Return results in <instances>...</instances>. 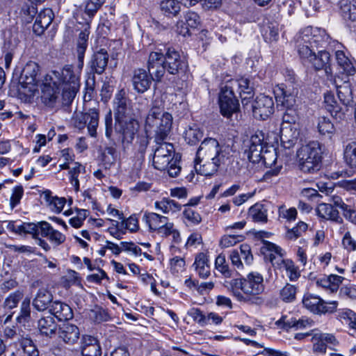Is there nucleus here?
Wrapping results in <instances>:
<instances>
[{
  "label": "nucleus",
  "mask_w": 356,
  "mask_h": 356,
  "mask_svg": "<svg viewBox=\"0 0 356 356\" xmlns=\"http://www.w3.org/2000/svg\"><path fill=\"white\" fill-rule=\"evenodd\" d=\"M229 146L220 145L213 138H205L196 152L195 168L204 176H210L220 167L233 173H238L241 166L238 158Z\"/></svg>",
  "instance_id": "f257e3e1"
},
{
  "label": "nucleus",
  "mask_w": 356,
  "mask_h": 356,
  "mask_svg": "<svg viewBox=\"0 0 356 356\" xmlns=\"http://www.w3.org/2000/svg\"><path fill=\"white\" fill-rule=\"evenodd\" d=\"M265 144L264 134L257 131L244 142V156L253 163H257L262 160L266 166L271 167L276 163L277 154L274 149L273 151L268 150Z\"/></svg>",
  "instance_id": "f03ea898"
},
{
  "label": "nucleus",
  "mask_w": 356,
  "mask_h": 356,
  "mask_svg": "<svg viewBox=\"0 0 356 356\" xmlns=\"http://www.w3.org/2000/svg\"><path fill=\"white\" fill-rule=\"evenodd\" d=\"M47 76L54 86H58L63 91L65 104H71L79 88V77L74 73L71 65H65L60 71H53Z\"/></svg>",
  "instance_id": "7ed1b4c3"
},
{
  "label": "nucleus",
  "mask_w": 356,
  "mask_h": 356,
  "mask_svg": "<svg viewBox=\"0 0 356 356\" xmlns=\"http://www.w3.org/2000/svg\"><path fill=\"white\" fill-rule=\"evenodd\" d=\"M172 125V116L163 112L159 107L154 106L148 112L145 119L146 133H155V142L164 141L170 134Z\"/></svg>",
  "instance_id": "20e7f679"
},
{
  "label": "nucleus",
  "mask_w": 356,
  "mask_h": 356,
  "mask_svg": "<svg viewBox=\"0 0 356 356\" xmlns=\"http://www.w3.org/2000/svg\"><path fill=\"white\" fill-rule=\"evenodd\" d=\"M299 165L301 171L306 173H314L321 168L322 161V149L318 141H310L297 152Z\"/></svg>",
  "instance_id": "39448f33"
},
{
  "label": "nucleus",
  "mask_w": 356,
  "mask_h": 356,
  "mask_svg": "<svg viewBox=\"0 0 356 356\" xmlns=\"http://www.w3.org/2000/svg\"><path fill=\"white\" fill-rule=\"evenodd\" d=\"M298 119L297 112L293 108H286L282 120L286 125L281 128V140L286 148L293 146L299 136L300 131L296 126Z\"/></svg>",
  "instance_id": "423d86ee"
},
{
  "label": "nucleus",
  "mask_w": 356,
  "mask_h": 356,
  "mask_svg": "<svg viewBox=\"0 0 356 356\" xmlns=\"http://www.w3.org/2000/svg\"><path fill=\"white\" fill-rule=\"evenodd\" d=\"M139 124L134 115L115 120V131L119 134L122 149H128L138 133Z\"/></svg>",
  "instance_id": "0eeeda50"
},
{
  "label": "nucleus",
  "mask_w": 356,
  "mask_h": 356,
  "mask_svg": "<svg viewBox=\"0 0 356 356\" xmlns=\"http://www.w3.org/2000/svg\"><path fill=\"white\" fill-rule=\"evenodd\" d=\"M230 286L251 296L259 295L264 290L263 276L257 272L250 273L246 278L231 280Z\"/></svg>",
  "instance_id": "6e6552de"
},
{
  "label": "nucleus",
  "mask_w": 356,
  "mask_h": 356,
  "mask_svg": "<svg viewBox=\"0 0 356 356\" xmlns=\"http://www.w3.org/2000/svg\"><path fill=\"white\" fill-rule=\"evenodd\" d=\"M172 144L163 141L156 142L154 149L153 165L159 170H165L175 159Z\"/></svg>",
  "instance_id": "1a4fd4ad"
},
{
  "label": "nucleus",
  "mask_w": 356,
  "mask_h": 356,
  "mask_svg": "<svg viewBox=\"0 0 356 356\" xmlns=\"http://www.w3.org/2000/svg\"><path fill=\"white\" fill-rule=\"evenodd\" d=\"M304 307L315 314H332L337 312V301L325 302L318 296L306 293L302 298Z\"/></svg>",
  "instance_id": "9d476101"
},
{
  "label": "nucleus",
  "mask_w": 356,
  "mask_h": 356,
  "mask_svg": "<svg viewBox=\"0 0 356 356\" xmlns=\"http://www.w3.org/2000/svg\"><path fill=\"white\" fill-rule=\"evenodd\" d=\"M41 99L42 102L50 108L69 106L70 104L64 103L63 91L58 86H54L52 81H50L47 76L46 82L42 89Z\"/></svg>",
  "instance_id": "9b49d317"
},
{
  "label": "nucleus",
  "mask_w": 356,
  "mask_h": 356,
  "mask_svg": "<svg viewBox=\"0 0 356 356\" xmlns=\"http://www.w3.org/2000/svg\"><path fill=\"white\" fill-rule=\"evenodd\" d=\"M335 58L340 72L347 76H353L356 72L353 58L346 47L337 41H333Z\"/></svg>",
  "instance_id": "f8f14e48"
},
{
  "label": "nucleus",
  "mask_w": 356,
  "mask_h": 356,
  "mask_svg": "<svg viewBox=\"0 0 356 356\" xmlns=\"http://www.w3.org/2000/svg\"><path fill=\"white\" fill-rule=\"evenodd\" d=\"M219 105L221 114L226 118H230L238 109V101L234 95V90L229 87L227 83L221 89L219 95Z\"/></svg>",
  "instance_id": "ddd939ff"
},
{
  "label": "nucleus",
  "mask_w": 356,
  "mask_h": 356,
  "mask_svg": "<svg viewBox=\"0 0 356 356\" xmlns=\"http://www.w3.org/2000/svg\"><path fill=\"white\" fill-rule=\"evenodd\" d=\"M303 40L309 41L312 47L318 48L329 45L334 47L333 41L325 29L318 27L307 26L300 31Z\"/></svg>",
  "instance_id": "4468645a"
},
{
  "label": "nucleus",
  "mask_w": 356,
  "mask_h": 356,
  "mask_svg": "<svg viewBox=\"0 0 356 356\" xmlns=\"http://www.w3.org/2000/svg\"><path fill=\"white\" fill-rule=\"evenodd\" d=\"M74 126L83 129L86 126L90 136L95 137L99 125V112L96 108H90L88 112L79 113L74 118Z\"/></svg>",
  "instance_id": "2eb2a0df"
},
{
  "label": "nucleus",
  "mask_w": 356,
  "mask_h": 356,
  "mask_svg": "<svg viewBox=\"0 0 356 356\" xmlns=\"http://www.w3.org/2000/svg\"><path fill=\"white\" fill-rule=\"evenodd\" d=\"M163 59L167 72L170 74H178L187 66L185 58L174 47L167 48L165 53L163 54Z\"/></svg>",
  "instance_id": "dca6fc26"
},
{
  "label": "nucleus",
  "mask_w": 356,
  "mask_h": 356,
  "mask_svg": "<svg viewBox=\"0 0 356 356\" xmlns=\"http://www.w3.org/2000/svg\"><path fill=\"white\" fill-rule=\"evenodd\" d=\"M274 101L272 97L259 95L252 104L253 116L257 120H266L274 112Z\"/></svg>",
  "instance_id": "f3484780"
},
{
  "label": "nucleus",
  "mask_w": 356,
  "mask_h": 356,
  "mask_svg": "<svg viewBox=\"0 0 356 356\" xmlns=\"http://www.w3.org/2000/svg\"><path fill=\"white\" fill-rule=\"evenodd\" d=\"M227 83L234 91L237 90L244 106L248 104L250 100L254 95V85L249 78L241 77L238 79L231 80Z\"/></svg>",
  "instance_id": "a211bd4d"
},
{
  "label": "nucleus",
  "mask_w": 356,
  "mask_h": 356,
  "mask_svg": "<svg viewBox=\"0 0 356 356\" xmlns=\"http://www.w3.org/2000/svg\"><path fill=\"white\" fill-rule=\"evenodd\" d=\"M163 59V53L152 51L147 60V72L153 76L154 81L160 82L167 69Z\"/></svg>",
  "instance_id": "6ab92c4d"
},
{
  "label": "nucleus",
  "mask_w": 356,
  "mask_h": 356,
  "mask_svg": "<svg viewBox=\"0 0 356 356\" xmlns=\"http://www.w3.org/2000/svg\"><path fill=\"white\" fill-rule=\"evenodd\" d=\"M108 54L105 49H100L94 52L88 63V66L92 74V83H95V74H102L107 66Z\"/></svg>",
  "instance_id": "aec40b11"
},
{
  "label": "nucleus",
  "mask_w": 356,
  "mask_h": 356,
  "mask_svg": "<svg viewBox=\"0 0 356 356\" xmlns=\"http://www.w3.org/2000/svg\"><path fill=\"white\" fill-rule=\"evenodd\" d=\"M153 81V76L145 69L138 68L133 71L131 83L134 89L138 93L147 91Z\"/></svg>",
  "instance_id": "412c9836"
},
{
  "label": "nucleus",
  "mask_w": 356,
  "mask_h": 356,
  "mask_svg": "<svg viewBox=\"0 0 356 356\" xmlns=\"http://www.w3.org/2000/svg\"><path fill=\"white\" fill-rule=\"evenodd\" d=\"M90 25L87 21L83 24L82 29L79 32L76 39V51L79 62V67L82 68L83 66V60L88 45V39L90 34Z\"/></svg>",
  "instance_id": "4be33fe9"
},
{
  "label": "nucleus",
  "mask_w": 356,
  "mask_h": 356,
  "mask_svg": "<svg viewBox=\"0 0 356 356\" xmlns=\"http://www.w3.org/2000/svg\"><path fill=\"white\" fill-rule=\"evenodd\" d=\"M262 249L268 252L266 254V258L269 260L273 266L276 269L281 270L282 265L286 261L284 258L285 252L280 246L269 241H264Z\"/></svg>",
  "instance_id": "5701e85b"
},
{
  "label": "nucleus",
  "mask_w": 356,
  "mask_h": 356,
  "mask_svg": "<svg viewBox=\"0 0 356 356\" xmlns=\"http://www.w3.org/2000/svg\"><path fill=\"white\" fill-rule=\"evenodd\" d=\"M115 120L134 115L129 99L125 97L124 90L116 94L114 99Z\"/></svg>",
  "instance_id": "b1692460"
},
{
  "label": "nucleus",
  "mask_w": 356,
  "mask_h": 356,
  "mask_svg": "<svg viewBox=\"0 0 356 356\" xmlns=\"http://www.w3.org/2000/svg\"><path fill=\"white\" fill-rule=\"evenodd\" d=\"M82 356H101L102 348L98 340L90 335H84L81 339Z\"/></svg>",
  "instance_id": "393cba45"
},
{
  "label": "nucleus",
  "mask_w": 356,
  "mask_h": 356,
  "mask_svg": "<svg viewBox=\"0 0 356 356\" xmlns=\"http://www.w3.org/2000/svg\"><path fill=\"white\" fill-rule=\"evenodd\" d=\"M330 55L326 51H319L318 54H314L309 63L316 70H324L327 79L332 77V69L330 65Z\"/></svg>",
  "instance_id": "a878e982"
},
{
  "label": "nucleus",
  "mask_w": 356,
  "mask_h": 356,
  "mask_svg": "<svg viewBox=\"0 0 356 356\" xmlns=\"http://www.w3.org/2000/svg\"><path fill=\"white\" fill-rule=\"evenodd\" d=\"M38 65L33 61L26 64L21 74V80L26 86H35L38 81Z\"/></svg>",
  "instance_id": "bb28decb"
},
{
  "label": "nucleus",
  "mask_w": 356,
  "mask_h": 356,
  "mask_svg": "<svg viewBox=\"0 0 356 356\" xmlns=\"http://www.w3.org/2000/svg\"><path fill=\"white\" fill-rule=\"evenodd\" d=\"M58 334L65 343L72 345L79 339L80 332L76 325L65 323L59 328Z\"/></svg>",
  "instance_id": "cd10ccee"
},
{
  "label": "nucleus",
  "mask_w": 356,
  "mask_h": 356,
  "mask_svg": "<svg viewBox=\"0 0 356 356\" xmlns=\"http://www.w3.org/2000/svg\"><path fill=\"white\" fill-rule=\"evenodd\" d=\"M40 236L47 238L56 246L61 245L66 239V237L63 234L56 229H54L53 227L46 221L41 224Z\"/></svg>",
  "instance_id": "c85d7f7f"
},
{
  "label": "nucleus",
  "mask_w": 356,
  "mask_h": 356,
  "mask_svg": "<svg viewBox=\"0 0 356 356\" xmlns=\"http://www.w3.org/2000/svg\"><path fill=\"white\" fill-rule=\"evenodd\" d=\"M49 312L60 321H68L73 318L72 308L66 303L58 300L50 305Z\"/></svg>",
  "instance_id": "c756f323"
},
{
  "label": "nucleus",
  "mask_w": 356,
  "mask_h": 356,
  "mask_svg": "<svg viewBox=\"0 0 356 356\" xmlns=\"http://www.w3.org/2000/svg\"><path fill=\"white\" fill-rule=\"evenodd\" d=\"M53 302L52 293L46 289H40L33 300V306L36 310L43 312L49 309Z\"/></svg>",
  "instance_id": "7c9ffc66"
},
{
  "label": "nucleus",
  "mask_w": 356,
  "mask_h": 356,
  "mask_svg": "<svg viewBox=\"0 0 356 356\" xmlns=\"http://www.w3.org/2000/svg\"><path fill=\"white\" fill-rule=\"evenodd\" d=\"M52 15L51 9H44L38 13L33 26V30L35 34L40 35L43 33L44 30L51 24Z\"/></svg>",
  "instance_id": "2f4dec72"
},
{
  "label": "nucleus",
  "mask_w": 356,
  "mask_h": 356,
  "mask_svg": "<svg viewBox=\"0 0 356 356\" xmlns=\"http://www.w3.org/2000/svg\"><path fill=\"white\" fill-rule=\"evenodd\" d=\"M38 329L42 335L51 338L56 334L57 324L51 316L42 317L38 321Z\"/></svg>",
  "instance_id": "473e14b6"
},
{
  "label": "nucleus",
  "mask_w": 356,
  "mask_h": 356,
  "mask_svg": "<svg viewBox=\"0 0 356 356\" xmlns=\"http://www.w3.org/2000/svg\"><path fill=\"white\" fill-rule=\"evenodd\" d=\"M303 38H302V34L300 31L296 39V47L300 56L309 62L315 54L314 49V47H312L310 42L307 41L306 40L305 41L303 40Z\"/></svg>",
  "instance_id": "72a5a7b5"
},
{
  "label": "nucleus",
  "mask_w": 356,
  "mask_h": 356,
  "mask_svg": "<svg viewBox=\"0 0 356 356\" xmlns=\"http://www.w3.org/2000/svg\"><path fill=\"white\" fill-rule=\"evenodd\" d=\"M316 215L325 220H330L335 222H341L342 220L339 216V211L334 209L330 204H320L316 209Z\"/></svg>",
  "instance_id": "f704fd0d"
},
{
  "label": "nucleus",
  "mask_w": 356,
  "mask_h": 356,
  "mask_svg": "<svg viewBox=\"0 0 356 356\" xmlns=\"http://www.w3.org/2000/svg\"><path fill=\"white\" fill-rule=\"evenodd\" d=\"M274 94L278 103L286 108H293L296 104V95L293 93L283 87L278 86L274 90Z\"/></svg>",
  "instance_id": "c9c22d12"
},
{
  "label": "nucleus",
  "mask_w": 356,
  "mask_h": 356,
  "mask_svg": "<svg viewBox=\"0 0 356 356\" xmlns=\"http://www.w3.org/2000/svg\"><path fill=\"white\" fill-rule=\"evenodd\" d=\"M208 263V257L204 253L201 252L196 256L193 266L198 276L202 279H206L210 275V266Z\"/></svg>",
  "instance_id": "e433bc0d"
},
{
  "label": "nucleus",
  "mask_w": 356,
  "mask_h": 356,
  "mask_svg": "<svg viewBox=\"0 0 356 356\" xmlns=\"http://www.w3.org/2000/svg\"><path fill=\"white\" fill-rule=\"evenodd\" d=\"M340 12L345 20L356 21V1L355 0H341Z\"/></svg>",
  "instance_id": "4c0bfd02"
},
{
  "label": "nucleus",
  "mask_w": 356,
  "mask_h": 356,
  "mask_svg": "<svg viewBox=\"0 0 356 356\" xmlns=\"http://www.w3.org/2000/svg\"><path fill=\"white\" fill-rule=\"evenodd\" d=\"M143 220L146 222L151 230L157 231L168 218L156 213L146 212L143 216Z\"/></svg>",
  "instance_id": "58836bf2"
},
{
  "label": "nucleus",
  "mask_w": 356,
  "mask_h": 356,
  "mask_svg": "<svg viewBox=\"0 0 356 356\" xmlns=\"http://www.w3.org/2000/svg\"><path fill=\"white\" fill-rule=\"evenodd\" d=\"M202 137L203 131L195 124L188 125L184 134L185 141L191 145L197 144Z\"/></svg>",
  "instance_id": "ea45409f"
},
{
  "label": "nucleus",
  "mask_w": 356,
  "mask_h": 356,
  "mask_svg": "<svg viewBox=\"0 0 356 356\" xmlns=\"http://www.w3.org/2000/svg\"><path fill=\"white\" fill-rule=\"evenodd\" d=\"M19 42V41L18 38L17 37H14L13 35H12L10 38L5 41L3 45V51L4 52H6L4 56V61L5 67L6 69H8L10 66L14 54V51L17 47Z\"/></svg>",
  "instance_id": "a19ab883"
},
{
  "label": "nucleus",
  "mask_w": 356,
  "mask_h": 356,
  "mask_svg": "<svg viewBox=\"0 0 356 356\" xmlns=\"http://www.w3.org/2000/svg\"><path fill=\"white\" fill-rule=\"evenodd\" d=\"M267 209L261 203H256L249 209V216L253 221L257 222H266L268 220Z\"/></svg>",
  "instance_id": "79ce46f5"
},
{
  "label": "nucleus",
  "mask_w": 356,
  "mask_h": 356,
  "mask_svg": "<svg viewBox=\"0 0 356 356\" xmlns=\"http://www.w3.org/2000/svg\"><path fill=\"white\" fill-rule=\"evenodd\" d=\"M155 207L164 213H173L180 211L181 206L175 200L164 197L161 200L155 202Z\"/></svg>",
  "instance_id": "37998d69"
},
{
  "label": "nucleus",
  "mask_w": 356,
  "mask_h": 356,
  "mask_svg": "<svg viewBox=\"0 0 356 356\" xmlns=\"http://www.w3.org/2000/svg\"><path fill=\"white\" fill-rule=\"evenodd\" d=\"M337 318L342 323L356 331V313L349 309H342L337 312Z\"/></svg>",
  "instance_id": "c03bdc74"
},
{
  "label": "nucleus",
  "mask_w": 356,
  "mask_h": 356,
  "mask_svg": "<svg viewBox=\"0 0 356 356\" xmlns=\"http://www.w3.org/2000/svg\"><path fill=\"white\" fill-rule=\"evenodd\" d=\"M318 130L321 135L331 139L335 133V128L330 120L320 117L318 122Z\"/></svg>",
  "instance_id": "a18cd8bd"
},
{
  "label": "nucleus",
  "mask_w": 356,
  "mask_h": 356,
  "mask_svg": "<svg viewBox=\"0 0 356 356\" xmlns=\"http://www.w3.org/2000/svg\"><path fill=\"white\" fill-rule=\"evenodd\" d=\"M337 96L341 103L346 106H351L353 103L352 90L348 84L337 86Z\"/></svg>",
  "instance_id": "49530a36"
},
{
  "label": "nucleus",
  "mask_w": 356,
  "mask_h": 356,
  "mask_svg": "<svg viewBox=\"0 0 356 356\" xmlns=\"http://www.w3.org/2000/svg\"><path fill=\"white\" fill-rule=\"evenodd\" d=\"M85 172V167L79 163L75 162L72 163V168L68 172L69 179L71 184L73 186L76 192L79 191V176L81 173Z\"/></svg>",
  "instance_id": "de8ad7c7"
},
{
  "label": "nucleus",
  "mask_w": 356,
  "mask_h": 356,
  "mask_svg": "<svg viewBox=\"0 0 356 356\" xmlns=\"http://www.w3.org/2000/svg\"><path fill=\"white\" fill-rule=\"evenodd\" d=\"M343 160L351 168H356V142L348 143L344 147Z\"/></svg>",
  "instance_id": "09e8293b"
},
{
  "label": "nucleus",
  "mask_w": 356,
  "mask_h": 356,
  "mask_svg": "<svg viewBox=\"0 0 356 356\" xmlns=\"http://www.w3.org/2000/svg\"><path fill=\"white\" fill-rule=\"evenodd\" d=\"M298 288L293 285L287 283L280 290V298L286 303L293 302L296 299Z\"/></svg>",
  "instance_id": "8fccbe9b"
},
{
  "label": "nucleus",
  "mask_w": 356,
  "mask_h": 356,
  "mask_svg": "<svg viewBox=\"0 0 356 356\" xmlns=\"http://www.w3.org/2000/svg\"><path fill=\"white\" fill-rule=\"evenodd\" d=\"M161 11L167 16H176L181 10L180 2L177 0H164L161 2Z\"/></svg>",
  "instance_id": "3c124183"
},
{
  "label": "nucleus",
  "mask_w": 356,
  "mask_h": 356,
  "mask_svg": "<svg viewBox=\"0 0 356 356\" xmlns=\"http://www.w3.org/2000/svg\"><path fill=\"white\" fill-rule=\"evenodd\" d=\"M31 300L29 298H26L22 301L20 306V312L17 316L16 320L17 323L25 325L26 323H29L31 319Z\"/></svg>",
  "instance_id": "603ef678"
},
{
  "label": "nucleus",
  "mask_w": 356,
  "mask_h": 356,
  "mask_svg": "<svg viewBox=\"0 0 356 356\" xmlns=\"http://www.w3.org/2000/svg\"><path fill=\"white\" fill-rule=\"evenodd\" d=\"M19 340L26 356H39V350L29 336H21Z\"/></svg>",
  "instance_id": "864d4df0"
},
{
  "label": "nucleus",
  "mask_w": 356,
  "mask_h": 356,
  "mask_svg": "<svg viewBox=\"0 0 356 356\" xmlns=\"http://www.w3.org/2000/svg\"><path fill=\"white\" fill-rule=\"evenodd\" d=\"M23 293L21 291H15L11 293L4 300L3 307L6 309H12L17 307L19 302L23 298Z\"/></svg>",
  "instance_id": "5fc2aeb1"
},
{
  "label": "nucleus",
  "mask_w": 356,
  "mask_h": 356,
  "mask_svg": "<svg viewBox=\"0 0 356 356\" xmlns=\"http://www.w3.org/2000/svg\"><path fill=\"white\" fill-rule=\"evenodd\" d=\"M307 223L300 221L296 227L287 231L286 237L289 240H296L303 232L307 231Z\"/></svg>",
  "instance_id": "6e6d98bb"
},
{
  "label": "nucleus",
  "mask_w": 356,
  "mask_h": 356,
  "mask_svg": "<svg viewBox=\"0 0 356 356\" xmlns=\"http://www.w3.org/2000/svg\"><path fill=\"white\" fill-rule=\"evenodd\" d=\"M264 37L270 42L276 41L279 35V25L276 22L269 23L264 27Z\"/></svg>",
  "instance_id": "4d7b16f0"
},
{
  "label": "nucleus",
  "mask_w": 356,
  "mask_h": 356,
  "mask_svg": "<svg viewBox=\"0 0 356 356\" xmlns=\"http://www.w3.org/2000/svg\"><path fill=\"white\" fill-rule=\"evenodd\" d=\"M216 268L225 277L232 276V271L227 264H226L225 257L224 255H218L215 261Z\"/></svg>",
  "instance_id": "13d9d810"
},
{
  "label": "nucleus",
  "mask_w": 356,
  "mask_h": 356,
  "mask_svg": "<svg viewBox=\"0 0 356 356\" xmlns=\"http://www.w3.org/2000/svg\"><path fill=\"white\" fill-rule=\"evenodd\" d=\"M47 200L49 202L50 209L55 213H60L63 210L66 202L64 197H58L47 196Z\"/></svg>",
  "instance_id": "bf43d9fd"
},
{
  "label": "nucleus",
  "mask_w": 356,
  "mask_h": 356,
  "mask_svg": "<svg viewBox=\"0 0 356 356\" xmlns=\"http://www.w3.org/2000/svg\"><path fill=\"white\" fill-rule=\"evenodd\" d=\"M324 102L325 104L326 109L333 115V113H337L341 108L339 107L338 104L337 103L334 97L331 93H326L324 95Z\"/></svg>",
  "instance_id": "052dcab7"
},
{
  "label": "nucleus",
  "mask_w": 356,
  "mask_h": 356,
  "mask_svg": "<svg viewBox=\"0 0 356 356\" xmlns=\"http://www.w3.org/2000/svg\"><path fill=\"white\" fill-rule=\"evenodd\" d=\"M44 221H40L37 223L24 222V234H31L33 238L36 239L40 235L41 224Z\"/></svg>",
  "instance_id": "680f3d73"
},
{
  "label": "nucleus",
  "mask_w": 356,
  "mask_h": 356,
  "mask_svg": "<svg viewBox=\"0 0 356 356\" xmlns=\"http://www.w3.org/2000/svg\"><path fill=\"white\" fill-rule=\"evenodd\" d=\"M24 194L23 187L20 186H15L13 189V193L10 198V206L13 209L20 202V200Z\"/></svg>",
  "instance_id": "e2e57ef3"
},
{
  "label": "nucleus",
  "mask_w": 356,
  "mask_h": 356,
  "mask_svg": "<svg viewBox=\"0 0 356 356\" xmlns=\"http://www.w3.org/2000/svg\"><path fill=\"white\" fill-rule=\"evenodd\" d=\"M90 317L95 323H100L104 321H107L109 316L107 312L102 308H95L90 311Z\"/></svg>",
  "instance_id": "0e129e2a"
},
{
  "label": "nucleus",
  "mask_w": 356,
  "mask_h": 356,
  "mask_svg": "<svg viewBox=\"0 0 356 356\" xmlns=\"http://www.w3.org/2000/svg\"><path fill=\"white\" fill-rule=\"evenodd\" d=\"M320 334V337L318 339L324 341L326 347L334 350V347L339 345V341L337 339L335 336L330 333H323L318 332Z\"/></svg>",
  "instance_id": "69168bd1"
},
{
  "label": "nucleus",
  "mask_w": 356,
  "mask_h": 356,
  "mask_svg": "<svg viewBox=\"0 0 356 356\" xmlns=\"http://www.w3.org/2000/svg\"><path fill=\"white\" fill-rule=\"evenodd\" d=\"M8 353V356H26L19 338L9 345Z\"/></svg>",
  "instance_id": "338daca9"
},
{
  "label": "nucleus",
  "mask_w": 356,
  "mask_h": 356,
  "mask_svg": "<svg viewBox=\"0 0 356 356\" xmlns=\"http://www.w3.org/2000/svg\"><path fill=\"white\" fill-rule=\"evenodd\" d=\"M278 212L280 218L289 221L294 220L297 216V210L294 207L287 209L284 206H281L279 208Z\"/></svg>",
  "instance_id": "774afa93"
}]
</instances>
